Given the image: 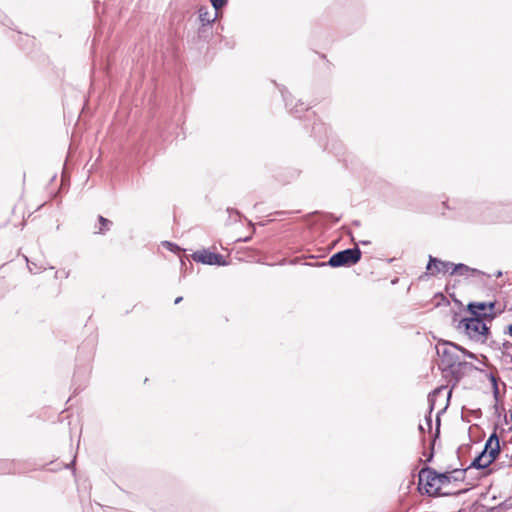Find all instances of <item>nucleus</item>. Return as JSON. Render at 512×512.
<instances>
[{
    "label": "nucleus",
    "mask_w": 512,
    "mask_h": 512,
    "mask_svg": "<svg viewBox=\"0 0 512 512\" xmlns=\"http://www.w3.org/2000/svg\"><path fill=\"white\" fill-rule=\"evenodd\" d=\"M436 352L440 358L443 370H451L453 367L465 364L460 357V346L452 342L443 341L436 345Z\"/></svg>",
    "instance_id": "1"
},
{
    "label": "nucleus",
    "mask_w": 512,
    "mask_h": 512,
    "mask_svg": "<svg viewBox=\"0 0 512 512\" xmlns=\"http://www.w3.org/2000/svg\"><path fill=\"white\" fill-rule=\"evenodd\" d=\"M458 328L476 342L484 343L487 340L489 328L480 317H471L462 319Z\"/></svg>",
    "instance_id": "2"
},
{
    "label": "nucleus",
    "mask_w": 512,
    "mask_h": 512,
    "mask_svg": "<svg viewBox=\"0 0 512 512\" xmlns=\"http://www.w3.org/2000/svg\"><path fill=\"white\" fill-rule=\"evenodd\" d=\"M420 480L426 479V491L430 494H437L441 487L449 484L452 479L450 473H437L436 471L426 468L420 472Z\"/></svg>",
    "instance_id": "3"
},
{
    "label": "nucleus",
    "mask_w": 512,
    "mask_h": 512,
    "mask_svg": "<svg viewBox=\"0 0 512 512\" xmlns=\"http://www.w3.org/2000/svg\"><path fill=\"white\" fill-rule=\"evenodd\" d=\"M360 259L361 250L359 248H348L333 254L327 263H321V265L331 267L351 266L358 263Z\"/></svg>",
    "instance_id": "4"
},
{
    "label": "nucleus",
    "mask_w": 512,
    "mask_h": 512,
    "mask_svg": "<svg viewBox=\"0 0 512 512\" xmlns=\"http://www.w3.org/2000/svg\"><path fill=\"white\" fill-rule=\"evenodd\" d=\"M193 259L196 262H200L207 265L225 266L227 264L222 255L207 250L195 252L193 255Z\"/></svg>",
    "instance_id": "5"
},
{
    "label": "nucleus",
    "mask_w": 512,
    "mask_h": 512,
    "mask_svg": "<svg viewBox=\"0 0 512 512\" xmlns=\"http://www.w3.org/2000/svg\"><path fill=\"white\" fill-rule=\"evenodd\" d=\"M495 307V302H472L468 304V310L476 317H489L494 318L495 313L492 310Z\"/></svg>",
    "instance_id": "6"
},
{
    "label": "nucleus",
    "mask_w": 512,
    "mask_h": 512,
    "mask_svg": "<svg viewBox=\"0 0 512 512\" xmlns=\"http://www.w3.org/2000/svg\"><path fill=\"white\" fill-rule=\"evenodd\" d=\"M498 457V448H494L491 455L482 451L470 464L468 468L484 469L493 463Z\"/></svg>",
    "instance_id": "7"
},
{
    "label": "nucleus",
    "mask_w": 512,
    "mask_h": 512,
    "mask_svg": "<svg viewBox=\"0 0 512 512\" xmlns=\"http://www.w3.org/2000/svg\"><path fill=\"white\" fill-rule=\"evenodd\" d=\"M453 265L454 264L451 262L442 261V260L430 255L426 269L429 271L432 269V267H434L435 271L431 272V274L434 275V274L440 273V272H443V273L447 272L449 270V268H453Z\"/></svg>",
    "instance_id": "8"
},
{
    "label": "nucleus",
    "mask_w": 512,
    "mask_h": 512,
    "mask_svg": "<svg viewBox=\"0 0 512 512\" xmlns=\"http://www.w3.org/2000/svg\"><path fill=\"white\" fill-rule=\"evenodd\" d=\"M450 274L451 275L458 274L461 276H478L483 273H482V271H480L478 269L471 268L465 264L459 263V264L453 265V268H452V271L450 272Z\"/></svg>",
    "instance_id": "9"
},
{
    "label": "nucleus",
    "mask_w": 512,
    "mask_h": 512,
    "mask_svg": "<svg viewBox=\"0 0 512 512\" xmlns=\"http://www.w3.org/2000/svg\"><path fill=\"white\" fill-rule=\"evenodd\" d=\"M494 448H498V454L500 453V444L497 434L494 432L490 435L488 440L485 443L484 449L486 454L491 455V452Z\"/></svg>",
    "instance_id": "10"
},
{
    "label": "nucleus",
    "mask_w": 512,
    "mask_h": 512,
    "mask_svg": "<svg viewBox=\"0 0 512 512\" xmlns=\"http://www.w3.org/2000/svg\"><path fill=\"white\" fill-rule=\"evenodd\" d=\"M445 390H446V387L441 386V387H438L435 390H433L428 395V402H429V406H430V412L434 409L437 398L439 396H443L444 393H445Z\"/></svg>",
    "instance_id": "11"
},
{
    "label": "nucleus",
    "mask_w": 512,
    "mask_h": 512,
    "mask_svg": "<svg viewBox=\"0 0 512 512\" xmlns=\"http://www.w3.org/2000/svg\"><path fill=\"white\" fill-rule=\"evenodd\" d=\"M284 100H285L286 107L293 113H299V112H302V111L308 109L307 106H305V104L303 102H299L294 105L293 100L288 99L286 96H284Z\"/></svg>",
    "instance_id": "12"
},
{
    "label": "nucleus",
    "mask_w": 512,
    "mask_h": 512,
    "mask_svg": "<svg viewBox=\"0 0 512 512\" xmlns=\"http://www.w3.org/2000/svg\"><path fill=\"white\" fill-rule=\"evenodd\" d=\"M502 354L504 361L508 364H512V343L504 341L502 343Z\"/></svg>",
    "instance_id": "13"
},
{
    "label": "nucleus",
    "mask_w": 512,
    "mask_h": 512,
    "mask_svg": "<svg viewBox=\"0 0 512 512\" xmlns=\"http://www.w3.org/2000/svg\"><path fill=\"white\" fill-rule=\"evenodd\" d=\"M216 16L217 15H215L214 18H211L207 8L199 9V19L203 24L212 23L215 20Z\"/></svg>",
    "instance_id": "14"
},
{
    "label": "nucleus",
    "mask_w": 512,
    "mask_h": 512,
    "mask_svg": "<svg viewBox=\"0 0 512 512\" xmlns=\"http://www.w3.org/2000/svg\"><path fill=\"white\" fill-rule=\"evenodd\" d=\"M98 220H99V223H100V228H99V230L96 233L102 234L105 231L110 229V226L112 225V222L109 219H107V218H105L103 216H99Z\"/></svg>",
    "instance_id": "15"
},
{
    "label": "nucleus",
    "mask_w": 512,
    "mask_h": 512,
    "mask_svg": "<svg viewBox=\"0 0 512 512\" xmlns=\"http://www.w3.org/2000/svg\"><path fill=\"white\" fill-rule=\"evenodd\" d=\"M213 8L219 10L227 4V0H210Z\"/></svg>",
    "instance_id": "16"
},
{
    "label": "nucleus",
    "mask_w": 512,
    "mask_h": 512,
    "mask_svg": "<svg viewBox=\"0 0 512 512\" xmlns=\"http://www.w3.org/2000/svg\"><path fill=\"white\" fill-rule=\"evenodd\" d=\"M460 353H462L464 356H466L469 359H476V355L465 348L460 346Z\"/></svg>",
    "instance_id": "17"
},
{
    "label": "nucleus",
    "mask_w": 512,
    "mask_h": 512,
    "mask_svg": "<svg viewBox=\"0 0 512 512\" xmlns=\"http://www.w3.org/2000/svg\"><path fill=\"white\" fill-rule=\"evenodd\" d=\"M465 471L466 470H457V469L454 470L453 473L457 474V475L452 476V479H454V480H458L459 478L463 479Z\"/></svg>",
    "instance_id": "18"
},
{
    "label": "nucleus",
    "mask_w": 512,
    "mask_h": 512,
    "mask_svg": "<svg viewBox=\"0 0 512 512\" xmlns=\"http://www.w3.org/2000/svg\"><path fill=\"white\" fill-rule=\"evenodd\" d=\"M163 245H164L165 247H167V248H168L169 250H171V251L179 250V247H178L177 245H175V244H173V243H171V242H169V241H165V242H163Z\"/></svg>",
    "instance_id": "19"
},
{
    "label": "nucleus",
    "mask_w": 512,
    "mask_h": 512,
    "mask_svg": "<svg viewBox=\"0 0 512 512\" xmlns=\"http://www.w3.org/2000/svg\"><path fill=\"white\" fill-rule=\"evenodd\" d=\"M426 424H427V427H428V430H431V427H432V420H431V417H426Z\"/></svg>",
    "instance_id": "20"
},
{
    "label": "nucleus",
    "mask_w": 512,
    "mask_h": 512,
    "mask_svg": "<svg viewBox=\"0 0 512 512\" xmlns=\"http://www.w3.org/2000/svg\"><path fill=\"white\" fill-rule=\"evenodd\" d=\"M450 396H451V391H449L447 393V401H449ZM447 406H448V402H446L445 406L441 409V412L446 410Z\"/></svg>",
    "instance_id": "21"
},
{
    "label": "nucleus",
    "mask_w": 512,
    "mask_h": 512,
    "mask_svg": "<svg viewBox=\"0 0 512 512\" xmlns=\"http://www.w3.org/2000/svg\"><path fill=\"white\" fill-rule=\"evenodd\" d=\"M507 334L509 335H512V324H510L508 327H507V331H506Z\"/></svg>",
    "instance_id": "22"
},
{
    "label": "nucleus",
    "mask_w": 512,
    "mask_h": 512,
    "mask_svg": "<svg viewBox=\"0 0 512 512\" xmlns=\"http://www.w3.org/2000/svg\"><path fill=\"white\" fill-rule=\"evenodd\" d=\"M436 423H437V433H439V427H440L439 415L437 416Z\"/></svg>",
    "instance_id": "23"
},
{
    "label": "nucleus",
    "mask_w": 512,
    "mask_h": 512,
    "mask_svg": "<svg viewBox=\"0 0 512 512\" xmlns=\"http://www.w3.org/2000/svg\"><path fill=\"white\" fill-rule=\"evenodd\" d=\"M182 300H183V297L179 296V297H177V298L175 299L174 303H175V304H178V303H180Z\"/></svg>",
    "instance_id": "24"
},
{
    "label": "nucleus",
    "mask_w": 512,
    "mask_h": 512,
    "mask_svg": "<svg viewBox=\"0 0 512 512\" xmlns=\"http://www.w3.org/2000/svg\"><path fill=\"white\" fill-rule=\"evenodd\" d=\"M491 380H492L493 384L496 386L497 385L496 378L493 375L491 376Z\"/></svg>",
    "instance_id": "25"
},
{
    "label": "nucleus",
    "mask_w": 512,
    "mask_h": 512,
    "mask_svg": "<svg viewBox=\"0 0 512 512\" xmlns=\"http://www.w3.org/2000/svg\"><path fill=\"white\" fill-rule=\"evenodd\" d=\"M361 243H362L363 245L370 244V242H369V241H362Z\"/></svg>",
    "instance_id": "26"
},
{
    "label": "nucleus",
    "mask_w": 512,
    "mask_h": 512,
    "mask_svg": "<svg viewBox=\"0 0 512 512\" xmlns=\"http://www.w3.org/2000/svg\"><path fill=\"white\" fill-rule=\"evenodd\" d=\"M28 268H29V271H30V272H32V271H33V269H34V266H31V267H30V266H28Z\"/></svg>",
    "instance_id": "27"
},
{
    "label": "nucleus",
    "mask_w": 512,
    "mask_h": 512,
    "mask_svg": "<svg viewBox=\"0 0 512 512\" xmlns=\"http://www.w3.org/2000/svg\"><path fill=\"white\" fill-rule=\"evenodd\" d=\"M28 268H29V271H30V272H32V271H33V269H34V266H31V267H30V266H28Z\"/></svg>",
    "instance_id": "28"
},
{
    "label": "nucleus",
    "mask_w": 512,
    "mask_h": 512,
    "mask_svg": "<svg viewBox=\"0 0 512 512\" xmlns=\"http://www.w3.org/2000/svg\"><path fill=\"white\" fill-rule=\"evenodd\" d=\"M419 429H420L421 431H424V427H423V425H419Z\"/></svg>",
    "instance_id": "29"
},
{
    "label": "nucleus",
    "mask_w": 512,
    "mask_h": 512,
    "mask_svg": "<svg viewBox=\"0 0 512 512\" xmlns=\"http://www.w3.org/2000/svg\"><path fill=\"white\" fill-rule=\"evenodd\" d=\"M501 275H502V272H501V271H499V272L497 273V276L499 277V276H501Z\"/></svg>",
    "instance_id": "30"
},
{
    "label": "nucleus",
    "mask_w": 512,
    "mask_h": 512,
    "mask_svg": "<svg viewBox=\"0 0 512 512\" xmlns=\"http://www.w3.org/2000/svg\"><path fill=\"white\" fill-rule=\"evenodd\" d=\"M510 418H511V421H512V410H511V413H510Z\"/></svg>",
    "instance_id": "31"
},
{
    "label": "nucleus",
    "mask_w": 512,
    "mask_h": 512,
    "mask_svg": "<svg viewBox=\"0 0 512 512\" xmlns=\"http://www.w3.org/2000/svg\"><path fill=\"white\" fill-rule=\"evenodd\" d=\"M1 464H2V463L0 462V465H1Z\"/></svg>",
    "instance_id": "32"
}]
</instances>
